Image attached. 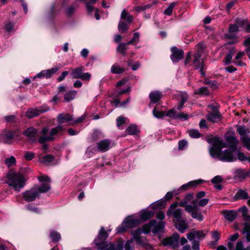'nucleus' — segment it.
<instances>
[{"label":"nucleus","mask_w":250,"mask_h":250,"mask_svg":"<svg viewBox=\"0 0 250 250\" xmlns=\"http://www.w3.org/2000/svg\"><path fill=\"white\" fill-rule=\"evenodd\" d=\"M64 129L63 126L60 125L53 128L50 130L47 128H43L40 132L41 136L38 142L40 144H44L46 142L53 141L55 138V135L60 133Z\"/></svg>","instance_id":"4"},{"label":"nucleus","mask_w":250,"mask_h":250,"mask_svg":"<svg viewBox=\"0 0 250 250\" xmlns=\"http://www.w3.org/2000/svg\"><path fill=\"white\" fill-rule=\"evenodd\" d=\"M205 48L203 43H200L197 45V51L194 55L193 64L195 69H199L202 76H205V71L206 67L203 62L200 60L201 55Z\"/></svg>","instance_id":"5"},{"label":"nucleus","mask_w":250,"mask_h":250,"mask_svg":"<svg viewBox=\"0 0 250 250\" xmlns=\"http://www.w3.org/2000/svg\"><path fill=\"white\" fill-rule=\"evenodd\" d=\"M38 195L39 193L36 187L22 193L23 198L25 201L28 202L34 201Z\"/></svg>","instance_id":"13"},{"label":"nucleus","mask_w":250,"mask_h":250,"mask_svg":"<svg viewBox=\"0 0 250 250\" xmlns=\"http://www.w3.org/2000/svg\"><path fill=\"white\" fill-rule=\"evenodd\" d=\"M125 71L123 67H121L117 64H113L111 68V71L114 74H120Z\"/></svg>","instance_id":"37"},{"label":"nucleus","mask_w":250,"mask_h":250,"mask_svg":"<svg viewBox=\"0 0 250 250\" xmlns=\"http://www.w3.org/2000/svg\"><path fill=\"white\" fill-rule=\"evenodd\" d=\"M15 131H10L5 134L3 137V141L6 144H11L12 143V140L17 136Z\"/></svg>","instance_id":"26"},{"label":"nucleus","mask_w":250,"mask_h":250,"mask_svg":"<svg viewBox=\"0 0 250 250\" xmlns=\"http://www.w3.org/2000/svg\"><path fill=\"white\" fill-rule=\"evenodd\" d=\"M232 54L231 52H230L223 59V62L225 65H227V64L230 63L232 62Z\"/></svg>","instance_id":"51"},{"label":"nucleus","mask_w":250,"mask_h":250,"mask_svg":"<svg viewBox=\"0 0 250 250\" xmlns=\"http://www.w3.org/2000/svg\"><path fill=\"white\" fill-rule=\"evenodd\" d=\"M16 160L14 156H11L9 158H6L4 163L8 167H12L15 165Z\"/></svg>","instance_id":"42"},{"label":"nucleus","mask_w":250,"mask_h":250,"mask_svg":"<svg viewBox=\"0 0 250 250\" xmlns=\"http://www.w3.org/2000/svg\"><path fill=\"white\" fill-rule=\"evenodd\" d=\"M166 206V203L163 201H158L152 205V208L154 209L163 208Z\"/></svg>","instance_id":"46"},{"label":"nucleus","mask_w":250,"mask_h":250,"mask_svg":"<svg viewBox=\"0 0 250 250\" xmlns=\"http://www.w3.org/2000/svg\"><path fill=\"white\" fill-rule=\"evenodd\" d=\"M207 119L209 122L216 123L220 121L221 115L218 111L209 113L206 116Z\"/></svg>","instance_id":"23"},{"label":"nucleus","mask_w":250,"mask_h":250,"mask_svg":"<svg viewBox=\"0 0 250 250\" xmlns=\"http://www.w3.org/2000/svg\"><path fill=\"white\" fill-rule=\"evenodd\" d=\"M181 102V103L185 104L188 99V95L185 92H182L180 94Z\"/></svg>","instance_id":"62"},{"label":"nucleus","mask_w":250,"mask_h":250,"mask_svg":"<svg viewBox=\"0 0 250 250\" xmlns=\"http://www.w3.org/2000/svg\"><path fill=\"white\" fill-rule=\"evenodd\" d=\"M84 70V67L83 66H80L75 69H71V76L73 79H80L82 73Z\"/></svg>","instance_id":"29"},{"label":"nucleus","mask_w":250,"mask_h":250,"mask_svg":"<svg viewBox=\"0 0 250 250\" xmlns=\"http://www.w3.org/2000/svg\"><path fill=\"white\" fill-rule=\"evenodd\" d=\"M176 229L181 233H183L188 229L186 222L182 219L174 222Z\"/></svg>","instance_id":"24"},{"label":"nucleus","mask_w":250,"mask_h":250,"mask_svg":"<svg viewBox=\"0 0 250 250\" xmlns=\"http://www.w3.org/2000/svg\"><path fill=\"white\" fill-rule=\"evenodd\" d=\"M238 28L239 26L235 24L230 25L227 37L230 39L235 38V34L238 32Z\"/></svg>","instance_id":"28"},{"label":"nucleus","mask_w":250,"mask_h":250,"mask_svg":"<svg viewBox=\"0 0 250 250\" xmlns=\"http://www.w3.org/2000/svg\"><path fill=\"white\" fill-rule=\"evenodd\" d=\"M48 109L46 110H43L42 108H31L28 109L25 113L27 117L29 118H32L35 116H37L41 113H43L47 111Z\"/></svg>","instance_id":"19"},{"label":"nucleus","mask_w":250,"mask_h":250,"mask_svg":"<svg viewBox=\"0 0 250 250\" xmlns=\"http://www.w3.org/2000/svg\"><path fill=\"white\" fill-rule=\"evenodd\" d=\"M180 236L177 233H174L171 237L165 238L162 241L164 246H169L172 248H176L179 245Z\"/></svg>","instance_id":"12"},{"label":"nucleus","mask_w":250,"mask_h":250,"mask_svg":"<svg viewBox=\"0 0 250 250\" xmlns=\"http://www.w3.org/2000/svg\"><path fill=\"white\" fill-rule=\"evenodd\" d=\"M73 120V117L69 114H61L57 117V122L60 125H61L63 123L72 121Z\"/></svg>","instance_id":"22"},{"label":"nucleus","mask_w":250,"mask_h":250,"mask_svg":"<svg viewBox=\"0 0 250 250\" xmlns=\"http://www.w3.org/2000/svg\"><path fill=\"white\" fill-rule=\"evenodd\" d=\"M39 181L40 182H46L42 184L41 186L39 187H36L38 193H44L48 191L50 189V179L46 175H42L38 177Z\"/></svg>","instance_id":"11"},{"label":"nucleus","mask_w":250,"mask_h":250,"mask_svg":"<svg viewBox=\"0 0 250 250\" xmlns=\"http://www.w3.org/2000/svg\"><path fill=\"white\" fill-rule=\"evenodd\" d=\"M225 218L229 221H232L235 219L237 212L234 210H224L221 212Z\"/></svg>","instance_id":"18"},{"label":"nucleus","mask_w":250,"mask_h":250,"mask_svg":"<svg viewBox=\"0 0 250 250\" xmlns=\"http://www.w3.org/2000/svg\"><path fill=\"white\" fill-rule=\"evenodd\" d=\"M207 231L199 230L197 231L192 229L190 232L187 234V237L189 241L193 240L195 238L199 239H204L207 234Z\"/></svg>","instance_id":"15"},{"label":"nucleus","mask_w":250,"mask_h":250,"mask_svg":"<svg viewBox=\"0 0 250 250\" xmlns=\"http://www.w3.org/2000/svg\"><path fill=\"white\" fill-rule=\"evenodd\" d=\"M133 242V240L131 239L130 240L127 241L125 245V250H133L134 249V247L131 245Z\"/></svg>","instance_id":"59"},{"label":"nucleus","mask_w":250,"mask_h":250,"mask_svg":"<svg viewBox=\"0 0 250 250\" xmlns=\"http://www.w3.org/2000/svg\"><path fill=\"white\" fill-rule=\"evenodd\" d=\"M54 160V157L50 154L40 158V162L46 165H49L51 162H53Z\"/></svg>","instance_id":"32"},{"label":"nucleus","mask_w":250,"mask_h":250,"mask_svg":"<svg viewBox=\"0 0 250 250\" xmlns=\"http://www.w3.org/2000/svg\"><path fill=\"white\" fill-rule=\"evenodd\" d=\"M238 199H247L249 198L248 193L245 190L240 189L235 195Z\"/></svg>","instance_id":"38"},{"label":"nucleus","mask_w":250,"mask_h":250,"mask_svg":"<svg viewBox=\"0 0 250 250\" xmlns=\"http://www.w3.org/2000/svg\"><path fill=\"white\" fill-rule=\"evenodd\" d=\"M240 140L243 146L250 150V137L248 135L244 136L241 137Z\"/></svg>","instance_id":"35"},{"label":"nucleus","mask_w":250,"mask_h":250,"mask_svg":"<svg viewBox=\"0 0 250 250\" xmlns=\"http://www.w3.org/2000/svg\"><path fill=\"white\" fill-rule=\"evenodd\" d=\"M164 222H157L156 220H151L148 224L144 225L142 229H138L132 232L133 239L138 244H143L145 243V238H141L139 235L142 233H147L151 230L156 234L162 232L165 227Z\"/></svg>","instance_id":"2"},{"label":"nucleus","mask_w":250,"mask_h":250,"mask_svg":"<svg viewBox=\"0 0 250 250\" xmlns=\"http://www.w3.org/2000/svg\"><path fill=\"white\" fill-rule=\"evenodd\" d=\"M107 232L104 230L103 227H102L98 235V237L95 240L96 245L100 244L101 243L104 242V240L108 237Z\"/></svg>","instance_id":"20"},{"label":"nucleus","mask_w":250,"mask_h":250,"mask_svg":"<svg viewBox=\"0 0 250 250\" xmlns=\"http://www.w3.org/2000/svg\"><path fill=\"white\" fill-rule=\"evenodd\" d=\"M211 237H212V239L213 240V241H210L208 245L214 247L217 245V241L220 239V234L217 231H212Z\"/></svg>","instance_id":"30"},{"label":"nucleus","mask_w":250,"mask_h":250,"mask_svg":"<svg viewBox=\"0 0 250 250\" xmlns=\"http://www.w3.org/2000/svg\"><path fill=\"white\" fill-rule=\"evenodd\" d=\"M203 83L209 85L210 87L213 89H215L218 87L217 82L214 81H209L206 80L204 81Z\"/></svg>","instance_id":"47"},{"label":"nucleus","mask_w":250,"mask_h":250,"mask_svg":"<svg viewBox=\"0 0 250 250\" xmlns=\"http://www.w3.org/2000/svg\"><path fill=\"white\" fill-rule=\"evenodd\" d=\"M129 44H127V43H120L117 48V51L121 53L123 56H125V52L127 49L126 46Z\"/></svg>","instance_id":"41"},{"label":"nucleus","mask_w":250,"mask_h":250,"mask_svg":"<svg viewBox=\"0 0 250 250\" xmlns=\"http://www.w3.org/2000/svg\"><path fill=\"white\" fill-rule=\"evenodd\" d=\"M96 245L98 246V250H114V244L112 243L106 244L104 242Z\"/></svg>","instance_id":"31"},{"label":"nucleus","mask_w":250,"mask_h":250,"mask_svg":"<svg viewBox=\"0 0 250 250\" xmlns=\"http://www.w3.org/2000/svg\"><path fill=\"white\" fill-rule=\"evenodd\" d=\"M166 115L173 119H177L178 114L174 109H171L169 110L166 114Z\"/></svg>","instance_id":"56"},{"label":"nucleus","mask_w":250,"mask_h":250,"mask_svg":"<svg viewBox=\"0 0 250 250\" xmlns=\"http://www.w3.org/2000/svg\"><path fill=\"white\" fill-rule=\"evenodd\" d=\"M50 236L52 241L54 242L59 240L61 237V234L59 232L54 230L51 231Z\"/></svg>","instance_id":"44"},{"label":"nucleus","mask_w":250,"mask_h":250,"mask_svg":"<svg viewBox=\"0 0 250 250\" xmlns=\"http://www.w3.org/2000/svg\"><path fill=\"white\" fill-rule=\"evenodd\" d=\"M133 17L129 14L125 9H124L121 13L120 21L118 24V29L121 33L126 32L128 29V26L124 20H125L127 23H130L133 21Z\"/></svg>","instance_id":"7"},{"label":"nucleus","mask_w":250,"mask_h":250,"mask_svg":"<svg viewBox=\"0 0 250 250\" xmlns=\"http://www.w3.org/2000/svg\"><path fill=\"white\" fill-rule=\"evenodd\" d=\"M223 181V178L219 175L215 176L211 180V182L214 184H219Z\"/></svg>","instance_id":"60"},{"label":"nucleus","mask_w":250,"mask_h":250,"mask_svg":"<svg viewBox=\"0 0 250 250\" xmlns=\"http://www.w3.org/2000/svg\"><path fill=\"white\" fill-rule=\"evenodd\" d=\"M162 98L161 92L158 91H152L149 94V98L153 103L158 102Z\"/></svg>","instance_id":"27"},{"label":"nucleus","mask_w":250,"mask_h":250,"mask_svg":"<svg viewBox=\"0 0 250 250\" xmlns=\"http://www.w3.org/2000/svg\"><path fill=\"white\" fill-rule=\"evenodd\" d=\"M203 182V180L201 179L190 181L188 183L182 185L179 190H186L190 188L195 187L197 185L202 183Z\"/></svg>","instance_id":"25"},{"label":"nucleus","mask_w":250,"mask_h":250,"mask_svg":"<svg viewBox=\"0 0 250 250\" xmlns=\"http://www.w3.org/2000/svg\"><path fill=\"white\" fill-rule=\"evenodd\" d=\"M194 93L196 94H199L202 96H207L209 94V91L208 90V88L206 87H202L196 90L194 92Z\"/></svg>","instance_id":"39"},{"label":"nucleus","mask_w":250,"mask_h":250,"mask_svg":"<svg viewBox=\"0 0 250 250\" xmlns=\"http://www.w3.org/2000/svg\"><path fill=\"white\" fill-rule=\"evenodd\" d=\"M234 250H250V247L245 248L241 241H238L236 243Z\"/></svg>","instance_id":"49"},{"label":"nucleus","mask_w":250,"mask_h":250,"mask_svg":"<svg viewBox=\"0 0 250 250\" xmlns=\"http://www.w3.org/2000/svg\"><path fill=\"white\" fill-rule=\"evenodd\" d=\"M177 203L172 204L167 212L168 216L173 217V222L182 219V209L177 208Z\"/></svg>","instance_id":"10"},{"label":"nucleus","mask_w":250,"mask_h":250,"mask_svg":"<svg viewBox=\"0 0 250 250\" xmlns=\"http://www.w3.org/2000/svg\"><path fill=\"white\" fill-rule=\"evenodd\" d=\"M140 223V220L130 216L126 217L121 225L117 229V233H122L126 231L128 228H134Z\"/></svg>","instance_id":"6"},{"label":"nucleus","mask_w":250,"mask_h":250,"mask_svg":"<svg viewBox=\"0 0 250 250\" xmlns=\"http://www.w3.org/2000/svg\"><path fill=\"white\" fill-rule=\"evenodd\" d=\"M245 55L244 51L239 52L232 61V62L237 66H245L246 64L243 61Z\"/></svg>","instance_id":"17"},{"label":"nucleus","mask_w":250,"mask_h":250,"mask_svg":"<svg viewBox=\"0 0 250 250\" xmlns=\"http://www.w3.org/2000/svg\"><path fill=\"white\" fill-rule=\"evenodd\" d=\"M4 28L6 32H11L14 30V25L11 22H8L5 24Z\"/></svg>","instance_id":"58"},{"label":"nucleus","mask_w":250,"mask_h":250,"mask_svg":"<svg viewBox=\"0 0 250 250\" xmlns=\"http://www.w3.org/2000/svg\"><path fill=\"white\" fill-rule=\"evenodd\" d=\"M226 140L229 144V150L226 149L221 151L223 148L226 147L227 145L223 140L219 137L212 138L211 142L212 146L209 149V153L213 158H218L219 160L223 162H231L235 161L236 157L233 152L236 149L238 140L233 134L226 136Z\"/></svg>","instance_id":"1"},{"label":"nucleus","mask_w":250,"mask_h":250,"mask_svg":"<svg viewBox=\"0 0 250 250\" xmlns=\"http://www.w3.org/2000/svg\"><path fill=\"white\" fill-rule=\"evenodd\" d=\"M172 54L171 59L173 62H178L183 58L184 51L182 49H178L176 47H173L171 48Z\"/></svg>","instance_id":"16"},{"label":"nucleus","mask_w":250,"mask_h":250,"mask_svg":"<svg viewBox=\"0 0 250 250\" xmlns=\"http://www.w3.org/2000/svg\"><path fill=\"white\" fill-rule=\"evenodd\" d=\"M26 208L27 210L35 213H40V210L38 208L31 204L27 205Z\"/></svg>","instance_id":"50"},{"label":"nucleus","mask_w":250,"mask_h":250,"mask_svg":"<svg viewBox=\"0 0 250 250\" xmlns=\"http://www.w3.org/2000/svg\"><path fill=\"white\" fill-rule=\"evenodd\" d=\"M124 245V241L119 239L117 241L116 245H114V250H123Z\"/></svg>","instance_id":"48"},{"label":"nucleus","mask_w":250,"mask_h":250,"mask_svg":"<svg viewBox=\"0 0 250 250\" xmlns=\"http://www.w3.org/2000/svg\"><path fill=\"white\" fill-rule=\"evenodd\" d=\"M154 214L152 211L144 210L141 213L140 218L142 220H146L152 217Z\"/></svg>","instance_id":"34"},{"label":"nucleus","mask_w":250,"mask_h":250,"mask_svg":"<svg viewBox=\"0 0 250 250\" xmlns=\"http://www.w3.org/2000/svg\"><path fill=\"white\" fill-rule=\"evenodd\" d=\"M237 131L241 137L246 136L250 132L249 129L244 126H239L238 127Z\"/></svg>","instance_id":"40"},{"label":"nucleus","mask_w":250,"mask_h":250,"mask_svg":"<svg viewBox=\"0 0 250 250\" xmlns=\"http://www.w3.org/2000/svg\"><path fill=\"white\" fill-rule=\"evenodd\" d=\"M113 146V144L109 139L102 140L97 144V150L100 152H105L108 151Z\"/></svg>","instance_id":"14"},{"label":"nucleus","mask_w":250,"mask_h":250,"mask_svg":"<svg viewBox=\"0 0 250 250\" xmlns=\"http://www.w3.org/2000/svg\"><path fill=\"white\" fill-rule=\"evenodd\" d=\"M6 178L8 186L16 191L19 192L25 185L26 179L24 176L21 173L13 170L9 171Z\"/></svg>","instance_id":"3"},{"label":"nucleus","mask_w":250,"mask_h":250,"mask_svg":"<svg viewBox=\"0 0 250 250\" xmlns=\"http://www.w3.org/2000/svg\"><path fill=\"white\" fill-rule=\"evenodd\" d=\"M189 136L192 138H197L200 137L199 131L195 129H190L188 131Z\"/></svg>","instance_id":"52"},{"label":"nucleus","mask_w":250,"mask_h":250,"mask_svg":"<svg viewBox=\"0 0 250 250\" xmlns=\"http://www.w3.org/2000/svg\"><path fill=\"white\" fill-rule=\"evenodd\" d=\"M38 131L33 127L27 128L23 132V134L27 136L30 140L34 141L36 140V135Z\"/></svg>","instance_id":"21"},{"label":"nucleus","mask_w":250,"mask_h":250,"mask_svg":"<svg viewBox=\"0 0 250 250\" xmlns=\"http://www.w3.org/2000/svg\"><path fill=\"white\" fill-rule=\"evenodd\" d=\"M139 130H138L137 126L135 125H130L126 129V133L129 135L136 134L139 132Z\"/></svg>","instance_id":"36"},{"label":"nucleus","mask_w":250,"mask_h":250,"mask_svg":"<svg viewBox=\"0 0 250 250\" xmlns=\"http://www.w3.org/2000/svg\"><path fill=\"white\" fill-rule=\"evenodd\" d=\"M59 70L58 67H55L50 69L44 70L45 74V78H48L51 77V75L55 73Z\"/></svg>","instance_id":"43"},{"label":"nucleus","mask_w":250,"mask_h":250,"mask_svg":"<svg viewBox=\"0 0 250 250\" xmlns=\"http://www.w3.org/2000/svg\"><path fill=\"white\" fill-rule=\"evenodd\" d=\"M153 114L156 118H162L164 116L166 115V114L164 112L158 111L156 108H154L153 110Z\"/></svg>","instance_id":"54"},{"label":"nucleus","mask_w":250,"mask_h":250,"mask_svg":"<svg viewBox=\"0 0 250 250\" xmlns=\"http://www.w3.org/2000/svg\"><path fill=\"white\" fill-rule=\"evenodd\" d=\"M35 157V154L33 152L26 151L24 153V157L27 161L31 160Z\"/></svg>","instance_id":"55"},{"label":"nucleus","mask_w":250,"mask_h":250,"mask_svg":"<svg viewBox=\"0 0 250 250\" xmlns=\"http://www.w3.org/2000/svg\"><path fill=\"white\" fill-rule=\"evenodd\" d=\"M237 158L240 161H244L247 160V157L244 153L241 152H238L237 153Z\"/></svg>","instance_id":"63"},{"label":"nucleus","mask_w":250,"mask_h":250,"mask_svg":"<svg viewBox=\"0 0 250 250\" xmlns=\"http://www.w3.org/2000/svg\"><path fill=\"white\" fill-rule=\"evenodd\" d=\"M77 94V91L75 90H70L67 92L64 96V100L66 102H69L73 100Z\"/></svg>","instance_id":"33"},{"label":"nucleus","mask_w":250,"mask_h":250,"mask_svg":"<svg viewBox=\"0 0 250 250\" xmlns=\"http://www.w3.org/2000/svg\"><path fill=\"white\" fill-rule=\"evenodd\" d=\"M91 78V74L88 72L82 73L80 79L83 80L89 81Z\"/></svg>","instance_id":"61"},{"label":"nucleus","mask_w":250,"mask_h":250,"mask_svg":"<svg viewBox=\"0 0 250 250\" xmlns=\"http://www.w3.org/2000/svg\"><path fill=\"white\" fill-rule=\"evenodd\" d=\"M196 202L197 201L195 200L192 202L193 205H188L186 206L185 210L189 213L193 218L196 219L199 221H202L203 220V216L199 212V208L198 206L195 205Z\"/></svg>","instance_id":"9"},{"label":"nucleus","mask_w":250,"mask_h":250,"mask_svg":"<svg viewBox=\"0 0 250 250\" xmlns=\"http://www.w3.org/2000/svg\"><path fill=\"white\" fill-rule=\"evenodd\" d=\"M241 210L243 213L244 219L245 221L242 234L244 235L247 240L250 242V216L248 214L246 207L241 208Z\"/></svg>","instance_id":"8"},{"label":"nucleus","mask_w":250,"mask_h":250,"mask_svg":"<svg viewBox=\"0 0 250 250\" xmlns=\"http://www.w3.org/2000/svg\"><path fill=\"white\" fill-rule=\"evenodd\" d=\"M125 122V118L123 116H120L117 119V125L118 127L124 124Z\"/></svg>","instance_id":"64"},{"label":"nucleus","mask_w":250,"mask_h":250,"mask_svg":"<svg viewBox=\"0 0 250 250\" xmlns=\"http://www.w3.org/2000/svg\"><path fill=\"white\" fill-rule=\"evenodd\" d=\"M188 143L186 141L183 140L179 142V149L180 150H184L187 147Z\"/></svg>","instance_id":"57"},{"label":"nucleus","mask_w":250,"mask_h":250,"mask_svg":"<svg viewBox=\"0 0 250 250\" xmlns=\"http://www.w3.org/2000/svg\"><path fill=\"white\" fill-rule=\"evenodd\" d=\"M140 38V34L138 32H135L133 34V38L127 44H134L139 42Z\"/></svg>","instance_id":"45"},{"label":"nucleus","mask_w":250,"mask_h":250,"mask_svg":"<svg viewBox=\"0 0 250 250\" xmlns=\"http://www.w3.org/2000/svg\"><path fill=\"white\" fill-rule=\"evenodd\" d=\"M176 5V3L173 2L170 4L169 6L165 10L164 13L167 15H171L174 7Z\"/></svg>","instance_id":"53"}]
</instances>
